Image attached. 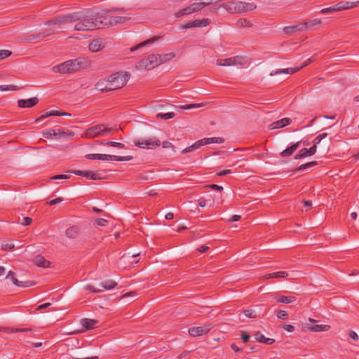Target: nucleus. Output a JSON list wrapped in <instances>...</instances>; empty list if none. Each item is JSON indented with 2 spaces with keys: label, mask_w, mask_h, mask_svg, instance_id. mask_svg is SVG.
Segmentation results:
<instances>
[{
  "label": "nucleus",
  "mask_w": 359,
  "mask_h": 359,
  "mask_svg": "<svg viewBox=\"0 0 359 359\" xmlns=\"http://www.w3.org/2000/svg\"><path fill=\"white\" fill-rule=\"evenodd\" d=\"M317 148L316 146H312L309 149L304 148L301 149L297 154L294 156L295 159H300L305 158L308 156H312L316 154Z\"/></svg>",
  "instance_id": "obj_19"
},
{
  "label": "nucleus",
  "mask_w": 359,
  "mask_h": 359,
  "mask_svg": "<svg viewBox=\"0 0 359 359\" xmlns=\"http://www.w3.org/2000/svg\"><path fill=\"white\" fill-rule=\"evenodd\" d=\"M294 27H297L296 31L302 32V31H304L306 29H307L306 22L300 23L299 25H295Z\"/></svg>",
  "instance_id": "obj_61"
},
{
  "label": "nucleus",
  "mask_w": 359,
  "mask_h": 359,
  "mask_svg": "<svg viewBox=\"0 0 359 359\" xmlns=\"http://www.w3.org/2000/svg\"><path fill=\"white\" fill-rule=\"evenodd\" d=\"M45 38V34L41 32L37 34H31L26 36L24 41L27 43H33L39 41Z\"/></svg>",
  "instance_id": "obj_29"
},
{
  "label": "nucleus",
  "mask_w": 359,
  "mask_h": 359,
  "mask_svg": "<svg viewBox=\"0 0 359 359\" xmlns=\"http://www.w3.org/2000/svg\"><path fill=\"white\" fill-rule=\"evenodd\" d=\"M296 28H297V27H294V26L285 27L283 28V32H285V34L290 35L292 32H296Z\"/></svg>",
  "instance_id": "obj_53"
},
{
  "label": "nucleus",
  "mask_w": 359,
  "mask_h": 359,
  "mask_svg": "<svg viewBox=\"0 0 359 359\" xmlns=\"http://www.w3.org/2000/svg\"><path fill=\"white\" fill-rule=\"evenodd\" d=\"M53 69L55 72H59L61 74L71 73L69 68L68 67L67 61L54 67Z\"/></svg>",
  "instance_id": "obj_30"
},
{
  "label": "nucleus",
  "mask_w": 359,
  "mask_h": 359,
  "mask_svg": "<svg viewBox=\"0 0 359 359\" xmlns=\"http://www.w3.org/2000/svg\"><path fill=\"white\" fill-rule=\"evenodd\" d=\"M51 116H70V114L67 112H60L55 110H52L48 112H46L45 114L40 116L38 118H36V122H39L43 121L47 117Z\"/></svg>",
  "instance_id": "obj_24"
},
{
  "label": "nucleus",
  "mask_w": 359,
  "mask_h": 359,
  "mask_svg": "<svg viewBox=\"0 0 359 359\" xmlns=\"http://www.w3.org/2000/svg\"><path fill=\"white\" fill-rule=\"evenodd\" d=\"M135 144L140 148L151 149L155 146H160L161 142L156 137H151L147 140H141L135 142Z\"/></svg>",
  "instance_id": "obj_10"
},
{
  "label": "nucleus",
  "mask_w": 359,
  "mask_h": 359,
  "mask_svg": "<svg viewBox=\"0 0 359 359\" xmlns=\"http://www.w3.org/2000/svg\"><path fill=\"white\" fill-rule=\"evenodd\" d=\"M72 172L76 175L85 177L93 180H98L102 179V177L99 174L93 171L74 170L72 171Z\"/></svg>",
  "instance_id": "obj_17"
},
{
  "label": "nucleus",
  "mask_w": 359,
  "mask_h": 359,
  "mask_svg": "<svg viewBox=\"0 0 359 359\" xmlns=\"http://www.w3.org/2000/svg\"><path fill=\"white\" fill-rule=\"evenodd\" d=\"M159 56V63L160 65L165 63L168 61H170L175 57V54L172 53H166L163 55H158Z\"/></svg>",
  "instance_id": "obj_40"
},
{
  "label": "nucleus",
  "mask_w": 359,
  "mask_h": 359,
  "mask_svg": "<svg viewBox=\"0 0 359 359\" xmlns=\"http://www.w3.org/2000/svg\"><path fill=\"white\" fill-rule=\"evenodd\" d=\"M7 279H11V281L17 286L22 287H28L30 286H32L35 285V283L32 281H20L15 277V273L12 271H10L8 273L6 276Z\"/></svg>",
  "instance_id": "obj_13"
},
{
  "label": "nucleus",
  "mask_w": 359,
  "mask_h": 359,
  "mask_svg": "<svg viewBox=\"0 0 359 359\" xmlns=\"http://www.w3.org/2000/svg\"><path fill=\"white\" fill-rule=\"evenodd\" d=\"M129 74L128 72H116L109 76V81H112L114 85H119L123 83V86L128 80Z\"/></svg>",
  "instance_id": "obj_11"
},
{
  "label": "nucleus",
  "mask_w": 359,
  "mask_h": 359,
  "mask_svg": "<svg viewBox=\"0 0 359 359\" xmlns=\"http://www.w3.org/2000/svg\"><path fill=\"white\" fill-rule=\"evenodd\" d=\"M291 123V119L289 118H283L280 120H278L277 121L273 122L270 126V129H278L283 128L284 126H286L289 125Z\"/></svg>",
  "instance_id": "obj_22"
},
{
  "label": "nucleus",
  "mask_w": 359,
  "mask_h": 359,
  "mask_svg": "<svg viewBox=\"0 0 359 359\" xmlns=\"http://www.w3.org/2000/svg\"><path fill=\"white\" fill-rule=\"evenodd\" d=\"M175 113L174 112H168V113H164V114H162V113H159L156 115V118H163V119H170V118H172L174 116H175Z\"/></svg>",
  "instance_id": "obj_46"
},
{
  "label": "nucleus",
  "mask_w": 359,
  "mask_h": 359,
  "mask_svg": "<svg viewBox=\"0 0 359 359\" xmlns=\"http://www.w3.org/2000/svg\"><path fill=\"white\" fill-rule=\"evenodd\" d=\"M210 144L218 143L221 144L224 142V139L222 137H209Z\"/></svg>",
  "instance_id": "obj_58"
},
{
  "label": "nucleus",
  "mask_w": 359,
  "mask_h": 359,
  "mask_svg": "<svg viewBox=\"0 0 359 359\" xmlns=\"http://www.w3.org/2000/svg\"><path fill=\"white\" fill-rule=\"evenodd\" d=\"M191 13H194L191 5L183 9H181L180 11H179L177 13H176L175 14V16L176 18H180L183 15H189Z\"/></svg>",
  "instance_id": "obj_36"
},
{
  "label": "nucleus",
  "mask_w": 359,
  "mask_h": 359,
  "mask_svg": "<svg viewBox=\"0 0 359 359\" xmlns=\"http://www.w3.org/2000/svg\"><path fill=\"white\" fill-rule=\"evenodd\" d=\"M335 11H337V8H336V6H331V7H328V8H323L320 11V13L321 14H327V13H333V12H335Z\"/></svg>",
  "instance_id": "obj_50"
},
{
  "label": "nucleus",
  "mask_w": 359,
  "mask_h": 359,
  "mask_svg": "<svg viewBox=\"0 0 359 359\" xmlns=\"http://www.w3.org/2000/svg\"><path fill=\"white\" fill-rule=\"evenodd\" d=\"M211 327L209 325L193 327L189 329V334L192 337H198L207 334Z\"/></svg>",
  "instance_id": "obj_15"
},
{
  "label": "nucleus",
  "mask_w": 359,
  "mask_h": 359,
  "mask_svg": "<svg viewBox=\"0 0 359 359\" xmlns=\"http://www.w3.org/2000/svg\"><path fill=\"white\" fill-rule=\"evenodd\" d=\"M97 142L98 144H105L107 146L117 147L119 149H123L125 147V145L123 143L113 142V141H108L106 142H104L103 141H102V142L97 141Z\"/></svg>",
  "instance_id": "obj_41"
},
{
  "label": "nucleus",
  "mask_w": 359,
  "mask_h": 359,
  "mask_svg": "<svg viewBox=\"0 0 359 359\" xmlns=\"http://www.w3.org/2000/svg\"><path fill=\"white\" fill-rule=\"evenodd\" d=\"M238 25L241 27H251L252 23L246 19H239L237 22Z\"/></svg>",
  "instance_id": "obj_52"
},
{
  "label": "nucleus",
  "mask_w": 359,
  "mask_h": 359,
  "mask_svg": "<svg viewBox=\"0 0 359 359\" xmlns=\"http://www.w3.org/2000/svg\"><path fill=\"white\" fill-rule=\"evenodd\" d=\"M39 102V99L36 97H32L27 100H18V106L21 108L25 107H32L36 105Z\"/></svg>",
  "instance_id": "obj_20"
},
{
  "label": "nucleus",
  "mask_w": 359,
  "mask_h": 359,
  "mask_svg": "<svg viewBox=\"0 0 359 359\" xmlns=\"http://www.w3.org/2000/svg\"><path fill=\"white\" fill-rule=\"evenodd\" d=\"M330 328V325H311L306 323L303 325V330L310 332H325Z\"/></svg>",
  "instance_id": "obj_16"
},
{
  "label": "nucleus",
  "mask_w": 359,
  "mask_h": 359,
  "mask_svg": "<svg viewBox=\"0 0 359 359\" xmlns=\"http://www.w3.org/2000/svg\"><path fill=\"white\" fill-rule=\"evenodd\" d=\"M88 159H98L102 161H127L133 158L130 156H119L109 154H90L86 156Z\"/></svg>",
  "instance_id": "obj_3"
},
{
  "label": "nucleus",
  "mask_w": 359,
  "mask_h": 359,
  "mask_svg": "<svg viewBox=\"0 0 359 359\" xmlns=\"http://www.w3.org/2000/svg\"><path fill=\"white\" fill-rule=\"evenodd\" d=\"M62 201H63V198L59 197L55 199L50 200V201L48 202V204L49 205H53L57 204L59 203H61Z\"/></svg>",
  "instance_id": "obj_63"
},
{
  "label": "nucleus",
  "mask_w": 359,
  "mask_h": 359,
  "mask_svg": "<svg viewBox=\"0 0 359 359\" xmlns=\"http://www.w3.org/2000/svg\"><path fill=\"white\" fill-rule=\"evenodd\" d=\"M256 5L251 3L243 1L236 2V13H242L247 11H253L256 8Z\"/></svg>",
  "instance_id": "obj_12"
},
{
  "label": "nucleus",
  "mask_w": 359,
  "mask_h": 359,
  "mask_svg": "<svg viewBox=\"0 0 359 359\" xmlns=\"http://www.w3.org/2000/svg\"><path fill=\"white\" fill-rule=\"evenodd\" d=\"M210 20L208 18L203 19H198L193 22H189L187 24L182 25L181 27L182 29H188L193 27H206L210 25Z\"/></svg>",
  "instance_id": "obj_14"
},
{
  "label": "nucleus",
  "mask_w": 359,
  "mask_h": 359,
  "mask_svg": "<svg viewBox=\"0 0 359 359\" xmlns=\"http://www.w3.org/2000/svg\"><path fill=\"white\" fill-rule=\"evenodd\" d=\"M101 18L102 15L100 13H96L95 15H93L90 18H85L76 23L74 26V29L77 31L85 32L103 28Z\"/></svg>",
  "instance_id": "obj_1"
},
{
  "label": "nucleus",
  "mask_w": 359,
  "mask_h": 359,
  "mask_svg": "<svg viewBox=\"0 0 359 359\" xmlns=\"http://www.w3.org/2000/svg\"><path fill=\"white\" fill-rule=\"evenodd\" d=\"M358 1L349 2V1H341L335 4L337 11H344L348 8H354L358 4Z\"/></svg>",
  "instance_id": "obj_23"
},
{
  "label": "nucleus",
  "mask_w": 359,
  "mask_h": 359,
  "mask_svg": "<svg viewBox=\"0 0 359 359\" xmlns=\"http://www.w3.org/2000/svg\"><path fill=\"white\" fill-rule=\"evenodd\" d=\"M313 61V59L312 57H311V58L308 59L306 62H304V64L299 67L278 69V70L271 72L270 73V75L276 76V75H278V74H283V73L287 74H294L295 72L299 71L303 67L307 66L308 65L311 63Z\"/></svg>",
  "instance_id": "obj_9"
},
{
  "label": "nucleus",
  "mask_w": 359,
  "mask_h": 359,
  "mask_svg": "<svg viewBox=\"0 0 359 359\" xmlns=\"http://www.w3.org/2000/svg\"><path fill=\"white\" fill-rule=\"evenodd\" d=\"M1 331H4L8 333H14L18 332H32L31 328H9V327H1Z\"/></svg>",
  "instance_id": "obj_37"
},
{
  "label": "nucleus",
  "mask_w": 359,
  "mask_h": 359,
  "mask_svg": "<svg viewBox=\"0 0 359 359\" xmlns=\"http://www.w3.org/2000/svg\"><path fill=\"white\" fill-rule=\"evenodd\" d=\"M12 54V52L8 50H0V60L4 59Z\"/></svg>",
  "instance_id": "obj_54"
},
{
  "label": "nucleus",
  "mask_w": 359,
  "mask_h": 359,
  "mask_svg": "<svg viewBox=\"0 0 359 359\" xmlns=\"http://www.w3.org/2000/svg\"><path fill=\"white\" fill-rule=\"evenodd\" d=\"M198 147L200 148L201 146H203V145H207V144H210V140H209V137H205V138H203V139H201L200 140H198L196 142Z\"/></svg>",
  "instance_id": "obj_57"
},
{
  "label": "nucleus",
  "mask_w": 359,
  "mask_h": 359,
  "mask_svg": "<svg viewBox=\"0 0 359 359\" xmlns=\"http://www.w3.org/2000/svg\"><path fill=\"white\" fill-rule=\"evenodd\" d=\"M101 285L103 289L108 290L114 288L117 285V283L112 280H106L102 282Z\"/></svg>",
  "instance_id": "obj_38"
},
{
  "label": "nucleus",
  "mask_w": 359,
  "mask_h": 359,
  "mask_svg": "<svg viewBox=\"0 0 359 359\" xmlns=\"http://www.w3.org/2000/svg\"><path fill=\"white\" fill-rule=\"evenodd\" d=\"M220 6L224 8L229 13H236V2L229 1L227 3L222 4Z\"/></svg>",
  "instance_id": "obj_35"
},
{
  "label": "nucleus",
  "mask_w": 359,
  "mask_h": 359,
  "mask_svg": "<svg viewBox=\"0 0 359 359\" xmlns=\"http://www.w3.org/2000/svg\"><path fill=\"white\" fill-rule=\"evenodd\" d=\"M85 288H86V290H90V292H94V293H99L102 291V290L95 288L94 286L90 285H86Z\"/></svg>",
  "instance_id": "obj_60"
},
{
  "label": "nucleus",
  "mask_w": 359,
  "mask_h": 359,
  "mask_svg": "<svg viewBox=\"0 0 359 359\" xmlns=\"http://www.w3.org/2000/svg\"><path fill=\"white\" fill-rule=\"evenodd\" d=\"M276 301L278 303H283V304H290L292 302H294L296 301V297L294 296H284L280 295L277 297Z\"/></svg>",
  "instance_id": "obj_32"
},
{
  "label": "nucleus",
  "mask_w": 359,
  "mask_h": 359,
  "mask_svg": "<svg viewBox=\"0 0 359 359\" xmlns=\"http://www.w3.org/2000/svg\"><path fill=\"white\" fill-rule=\"evenodd\" d=\"M123 87V83H121L119 85H114L112 81H109V79H107V92L114 90L116 89H118Z\"/></svg>",
  "instance_id": "obj_43"
},
{
  "label": "nucleus",
  "mask_w": 359,
  "mask_h": 359,
  "mask_svg": "<svg viewBox=\"0 0 359 359\" xmlns=\"http://www.w3.org/2000/svg\"><path fill=\"white\" fill-rule=\"evenodd\" d=\"M104 48V43L102 39H96L93 40L88 46L89 50L93 53H96Z\"/></svg>",
  "instance_id": "obj_18"
},
{
  "label": "nucleus",
  "mask_w": 359,
  "mask_h": 359,
  "mask_svg": "<svg viewBox=\"0 0 359 359\" xmlns=\"http://www.w3.org/2000/svg\"><path fill=\"white\" fill-rule=\"evenodd\" d=\"M288 316V313L286 311H283V310H280L278 311L277 313V317L279 318V319H286Z\"/></svg>",
  "instance_id": "obj_55"
},
{
  "label": "nucleus",
  "mask_w": 359,
  "mask_h": 359,
  "mask_svg": "<svg viewBox=\"0 0 359 359\" xmlns=\"http://www.w3.org/2000/svg\"><path fill=\"white\" fill-rule=\"evenodd\" d=\"M61 134H65V132L62 131L60 129H52L43 133V135L46 138H49L52 136L57 137Z\"/></svg>",
  "instance_id": "obj_34"
},
{
  "label": "nucleus",
  "mask_w": 359,
  "mask_h": 359,
  "mask_svg": "<svg viewBox=\"0 0 359 359\" xmlns=\"http://www.w3.org/2000/svg\"><path fill=\"white\" fill-rule=\"evenodd\" d=\"M159 56L158 54H152L148 56L147 58L142 60L139 62L140 68H144L147 70L154 69L155 67L160 65Z\"/></svg>",
  "instance_id": "obj_6"
},
{
  "label": "nucleus",
  "mask_w": 359,
  "mask_h": 359,
  "mask_svg": "<svg viewBox=\"0 0 359 359\" xmlns=\"http://www.w3.org/2000/svg\"><path fill=\"white\" fill-rule=\"evenodd\" d=\"M327 136V133H321V134L318 135L313 140V146H316V147L317 148V145L319 144L320 142H321V140H323L324 138H325Z\"/></svg>",
  "instance_id": "obj_45"
},
{
  "label": "nucleus",
  "mask_w": 359,
  "mask_h": 359,
  "mask_svg": "<svg viewBox=\"0 0 359 359\" xmlns=\"http://www.w3.org/2000/svg\"><path fill=\"white\" fill-rule=\"evenodd\" d=\"M80 234V228L79 226H72L69 227L66 231L65 235L67 237L71 239H74L79 237Z\"/></svg>",
  "instance_id": "obj_21"
},
{
  "label": "nucleus",
  "mask_w": 359,
  "mask_h": 359,
  "mask_svg": "<svg viewBox=\"0 0 359 359\" xmlns=\"http://www.w3.org/2000/svg\"><path fill=\"white\" fill-rule=\"evenodd\" d=\"M243 313L247 318H255L257 316V312L252 309L245 310Z\"/></svg>",
  "instance_id": "obj_47"
},
{
  "label": "nucleus",
  "mask_w": 359,
  "mask_h": 359,
  "mask_svg": "<svg viewBox=\"0 0 359 359\" xmlns=\"http://www.w3.org/2000/svg\"><path fill=\"white\" fill-rule=\"evenodd\" d=\"M306 22L307 29H316L321 25V20L320 19H313Z\"/></svg>",
  "instance_id": "obj_39"
},
{
  "label": "nucleus",
  "mask_w": 359,
  "mask_h": 359,
  "mask_svg": "<svg viewBox=\"0 0 359 359\" xmlns=\"http://www.w3.org/2000/svg\"><path fill=\"white\" fill-rule=\"evenodd\" d=\"M116 131L117 129L109 127L105 124H98L87 128L81 137L83 138L93 139L105 136L108 134H113Z\"/></svg>",
  "instance_id": "obj_2"
},
{
  "label": "nucleus",
  "mask_w": 359,
  "mask_h": 359,
  "mask_svg": "<svg viewBox=\"0 0 359 359\" xmlns=\"http://www.w3.org/2000/svg\"><path fill=\"white\" fill-rule=\"evenodd\" d=\"M245 58L241 56H235L226 59H220L217 60V64L219 66L243 65Z\"/></svg>",
  "instance_id": "obj_8"
},
{
  "label": "nucleus",
  "mask_w": 359,
  "mask_h": 359,
  "mask_svg": "<svg viewBox=\"0 0 359 359\" xmlns=\"http://www.w3.org/2000/svg\"><path fill=\"white\" fill-rule=\"evenodd\" d=\"M130 20V18L126 16H110L105 17L102 15V24L103 25V27L114 26L118 24H123L126 22Z\"/></svg>",
  "instance_id": "obj_5"
},
{
  "label": "nucleus",
  "mask_w": 359,
  "mask_h": 359,
  "mask_svg": "<svg viewBox=\"0 0 359 359\" xmlns=\"http://www.w3.org/2000/svg\"><path fill=\"white\" fill-rule=\"evenodd\" d=\"M98 323V320L89 319V318H83L81 320V324L83 326L86 330H91L96 327V325Z\"/></svg>",
  "instance_id": "obj_27"
},
{
  "label": "nucleus",
  "mask_w": 359,
  "mask_h": 359,
  "mask_svg": "<svg viewBox=\"0 0 359 359\" xmlns=\"http://www.w3.org/2000/svg\"><path fill=\"white\" fill-rule=\"evenodd\" d=\"M14 248L15 245L12 242L4 243L1 245V249L4 251L13 250Z\"/></svg>",
  "instance_id": "obj_48"
},
{
  "label": "nucleus",
  "mask_w": 359,
  "mask_h": 359,
  "mask_svg": "<svg viewBox=\"0 0 359 359\" xmlns=\"http://www.w3.org/2000/svg\"><path fill=\"white\" fill-rule=\"evenodd\" d=\"M254 335H255V339L260 343H263V344L269 345V344H272L275 342L274 339L266 338L260 332H256Z\"/></svg>",
  "instance_id": "obj_25"
},
{
  "label": "nucleus",
  "mask_w": 359,
  "mask_h": 359,
  "mask_svg": "<svg viewBox=\"0 0 359 359\" xmlns=\"http://www.w3.org/2000/svg\"><path fill=\"white\" fill-rule=\"evenodd\" d=\"M159 39L158 36H154L153 38H151L149 39H147L143 42H141L140 43H139L138 45L133 47L130 48V50L131 51H135L142 47H144V46H146L147 45H149V44H151L153 43L154 42H155L156 41H157L158 39Z\"/></svg>",
  "instance_id": "obj_31"
},
{
  "label": "nucleus",
  "mask_w": 359,
  "mask_h": 359,
  "mask_svg": "<svg viewBox=\"0 0 359 359\" xmlns=\"http://www.w3.org/2000/svg\"><path fill=\"white\" fill-rule=\"evenodd\" d=\"M107 80H100L95 84V88L101 92H107Z\"/></svg>",
  "instance_id": "obj_42"
},
{
  "label": "nucleus",
  "mask_w": 359,
  "mask_h": 359,
  "mask_svg": "<svg viewBox=\"0 0 359 359\" xmlns=\"http://www.w3.org/2000/svg\"><path fill=\"white\" fill-rule=\"evenodd\" d=\"M79 18L76 16V14H70L62 16H57L45 22V25L50 26V25H65L67 23L74 22L78 20Z\"/></svg>",
  "instance_id": "obj_4"
},
{
  "label": "nucleus",
  "mask_w": 359,
  "mask_h": 359,
  "mask_svg": "<svg viewBox=\"0 0 359 359\" xmlns=\"http://www.w3.org/2000/svg\"><path fill=\"white\" fill-rule=\"evenodd\" d=\"M288 276V273L287 271H278L274 273H271L266 274L262 276L261 279H269V278H285Z\"/></svg>",
  "instance_id": "obj_28"
},
{
  "label": "nucleus",
  "mask_w": 359,
  "mask_h": 359,
  "mask_svg": "<svg viewBox=\"0 0 359 359\" xmlns=\"http://www.w3.org/2000/svg\"><path fill=\"white\" fill-rule=\"evenodd\" d=\"M205 104L204 103H198V104H186L181 107L183 109H190L193 108H199L201 107L205 106Z\"/></svg>",
  "instance_id": "obj_49"
},
{
  "label": "nucleus",
  "mask_w": 359,
  "mask_h": 359,
  "mask_svg": "<svg viewBox=\"0 0 359 359\" xmlns=\"http://www.w3.org/2000/svg\"><path fill=\"white\" fill-rule=\"evenodd\" d=\"M67 62L71 73L77 72L87 65L86 60L82 57L69 60H67Z\"/></svg>",
  "instance_id": "obj_7"
},
{
  "label": "nucleus",
  "mask_w": 359,
  "mask_h": 359,
  "mask_svg": "<svg viewBox=\"0 0 359 359\" xmlns=\"http://www.w3.org/2000/svg\"><path fill=\"white\" fill-rule=\"evenodd\" d=\"M107 222H108L107 220H106L105 219H103V218H99V219H95V224L97 226H106Z\"/></svg>",
  "instance_id": "obj_62"
},
{
  "label": "nucleus",
  "mask_w": 359,
  "mask_h": 359,
  "mask_svg": "<svg viewBox=\"0 0 359 359\" xmlns=\"http://www.w3.org/2000/svg\"><path fill=\"white\" fill-rule=\"evenodd\" d=\"M18 88L15 86H0V90L4 91V90H15Z\"/></svg>",
  "instance_id": "obj_59"
},
{
  "label": "nucleus",
  "mask_w": 359,
  "mask_h": 359,
  "mask_svg": "<svg viewBox=\"0 0 359 359\" xmlns=\"http://www.w3.org/2000/svg\"><path fill=\"white\" fill-rule=\"evenodd\" d=\"M198 148H199V147H198V144H197V143H196V142H195V143H194L192 145H191V146H189V147H188L185 148L184 149H183V150H182V154H187V153H188V152L192 151H194V150H195V149H198Z\"/></svg>",
  "instance_id": "obj_51"
},
{
  "label": "nucleus",
  "mask_w": 359,
  "mask_h": 359,
  "mask_svg": "<svg viewBox=\"0 0 359 359\" xmlns=\"http://www.w3.org/2000/svg\"><path fill=\"white\" fill-rule=\"evenodd\" d=\"M192 6V9L194 13L198 12L199 11L202 10L203 8L205 7V3L203 2H198V3H194L191 4Z\"/></svg>",
  "instance_id": "obj_44"
},
{
  "label": "nucleus",
  "mask_w": 359,
  "mask_h": 359,
  "mask_svg": "<svg viewBox=\"0 0 359 359\" xmlns=\"http://www.w3.org/2000/svg\"><path fill=\"white\" fill-rule=\"evenodd\" d=\"M300 142H297L290 147H287L285 150H283L280 154L283 157L290 156L299 147Z\"/></svg>",
  "instance_id": "obj_26"
},
{
  "label": "nucleus",
  "mask_w": 359,
  "mask_h": 359,
  "mask_svg": "<svg viewBox=\"0 0 359 359\" xmlns=\"http://www.w3.org/2000/svg\"><path fill=\"white\" fill-rule=\"evenodd\" d=\"M198 147L200 148L201 146H203V145H207V144H210V140H209V137H205V138H203V139H201L200 140H198L196 142Z\"/></svg>",
  "instance_id": "obj_56"
},
{
  "label": "nucleus",
  "mask_w": 359,
  "mask_h": 359,
  "mask_svg": "<svg viewBox=\"0 0 359 359\" xmlns=\"http://www.w3.org/2000/svg\"><path fill=\"white\" fill-rule=\"evenodd\" d=\"M32 222V219L31 217H25L23 219H22V222H21V224L22 225H29Z\"/></svg>",
  "instance_id": "obj_64"
},
{
  "label": "nucleus",
  "mask_w": 359,
  "mask_h": 359,
  "mask_svg": "<svg viewBox=\"0 0 359 359\" xmlns=\"http://www.w3.org/2000/svg\"><path fill=\"white\" fill-rule=\"evenodd\" d=\"M34 263L36 265L40 267H48L50 262L47 261L43 257L38 255L34 259Z\"/></svg>",
  "instance_id": "obj_33"
}]
</instances>
